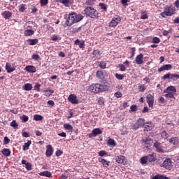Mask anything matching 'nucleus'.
<instances>
[{
	"instance_id": "f257e3e1",
	"label": "nucleus",
	"mask_w": 179,
	"mask_h": 179,
	"mask_svg": "<svg viewBox=\"0 0 179 179\" xmlns=\"http://www.w3.org/2000/svg\"><path fill=\"white\" fill-rule=\"evenodd\" d=\"M83 19L82 15H78L76 13H71L67 17L66 21V26H72L73 23H78Z\"/></svg>"
},
{
	"instance_id": "f03ea898",
	"label": "nucleus",
	"mask_w": 179,
	"mask_h": 179,
	"mask_svg": "<svg viewBox=\"0 0 179 179\" xmlns=\"http://www.w3.org/2000/svg\"><path fill=\"white\" fill-rule=\"evenodd\" d=\"M104 90H106V85L101 84H92L88 89V92L91 93H101Z\"/></svg>"
},
{
	"instance_id": "7ed1b4c3",
	"label": "nucleus",
	"mask_w": 179,
	"mask_h": 179,
	"mask_svg": "<svg viewBox=\"0 0 179 179\" xmlns=\"http://www.w3.org/2000/svg\"><path fill=\"white\" fill-rule=\"evenodd\" d=\"M86 16H89L92 19H97L99 17V12L93 7L88 6L84 10Z\"/></svg>"
},
{
	"instance_id": "20e7f679",
	"label": "nucleus",
	"mask_w": 179,
	"mask_h": 179,
	"mask_svg": "<svg viewBox=\"0 0 179 179\" xmlns=\"http://www.w3.org/2000/svg\"><path fill=\"white\" fill-rule=\"evenodd\" d=\"M176 13L174 8L170 6H166L164 11L160 13V16L162 17H167V16H173Z\"/></svg>"
},
{
	"instance_id": "39448f33",
	"label": "nucleus",
	"mask_w": 179,
	"mask_h": 179,
	"mask_svg": "<svg viewBox=\"0 0 179 179\" xmlns=\"http://www.w3.org/2000/svg\"><path fill=\"white\" fill-rule=\"evenodd\" d=\"M162 167H164L166 170H171V159L170 158L166 159L162 164Z\"/></svg>"
},
{
	"instance_id": "423d86ee",
	"label": "nucleus",
	"mask_w": 179,
	"mask_h": 179,
	"mask_svg": "<svg viewBox=\"0 0 179 179\" xmlns=\"http://www.w3.org/2000/svg\"><path fill=\"white\" fill-rule=\"evenodd\" d=\"M6 70L8 73H12L14 71L16 70V66L15 64H12L10 63H6Z\"/></svg>"
},
{
	"instance_id": "0eeeda50",
	"label": "nucleus",
	"mask_w": 179,
	"mask_h": 179,
	"mask_svg": "<svg viewBox=\"0 0 179 179\" xmlns=\"http://www.w3.org/2000/svg\"><path fill=\"white\" fill-rule=\"evenodd\" d=\"M68 100L71 101L72 104H79V100H78V96H76L75 94H70Z\"/></svg>"
},
{
	"instance_id": "6e6552de",
	"label": "nucleus",
	"mask_w": 179,
	"mask_h": 179,
	"mask_svg": "<svg viewBox=\"0 0 179 179\" xmlns=\"http://www.w3.org/2000/svg\"><path fill=\"white\" fill-rule=\"evenodd\" d=\"M146 99L149 107H153V104L155 103V97L152 94H149L147 95Z\"/></svg>"
},
{
	"instance_id": "1a4fd4ad",
	"label": "nucleus",
	"mask_w": 179,
	"mask_h": 179,
	"mask_svg": "<svg viewBox=\"0 0 179 179\" xmlns=\"http://www.w3.org/2000/svg\"><path fill=\"white\" fill-rule=\"evenodd\" d=\"M101 134H103L101 129H94L92 130V133L89 134V138H94L95 136H97V135H101Z\"/></svg>"
},
{
	"instance_id": "9d476101",
	"label": "nucleus",
	"mask_w": 179,
	"mask_h": 179,
	"mask_svg": "<svg viewBox=\"0 0 179 179\" xmlns=\"http://www.w3.org/2000/svg\"><path fill=\"white\" fill-rule=\"evenodd\" d=\"M46 152L45 155L47 157H51L52 156V154L54 153V149H52V146L48 145L46 147Z\"/></svg>"
},
{
	"instance_id": "9b49d317",
	"label": "nucleus",
	"mask_w": 179,
	"mask_h": 179,
	"mask_svg": "<svg viewBox=\"0 0 179 179\" xmlns=\"http://www.w3.org/2000/svg\"><path fill=\"white\" fill-rule=\"evenodd\" d=\"M135 61L138 65H142V64H143V55L140 54V55H137Z\"/></svg>"
},
{
	"instance_id": "f8f14e48",
	"label": "nucleus",
	"mask_w": 179,
	"mask_h": 179,
	"mask_svg": "<svg viewBox=\"0 0 179 179\" xmlns=\"http://www.w3.org/2000/svg\"><path fill=\"white\" fill-rule=\"evenodd\" d=\"M173 68V66L171 64H165L161 66L158 69V72H163V71H169Z\"/></svg>"
},
{
	"instance_id": "ddd939ff",
	"label": "nucleus",
	"mask_w": 179,
	"mask_h": 179,
	"mask_svg": "<svg viewBox=\"0 0 179 179\" xmlns=\"http://www.w3.org/2000/svg\"><path fill=\"white\" fill-rule=\"evenodd\" d=\"M141 164H146L148 163V161L152 163V162H155V157L152 158V159H149V157H143L141 159Z\"/></svg>"
},
{
	"instance_id": "4468645a",
	"label": "nucleus",
	"mask_w": 179,
	"mask_h": 179,
	"mask_svg": "<svg viewBox=\"0 0 179 179\" xmlns=\"http://www.w3.org/2000/svg\"><path fill=\"white\" fill-rule=\"evenodd\" d=\"M25 70L27 71V72H29V73H34L36 72V67H34V66H30L28 65L25 67Z\"/></svg>"
},
{
	"instance_id": "2eb2a0df",
	"label": "nucleus",
	"mask_w": 179,
	"mask_h": 179,
	"mask_svg": "<svg viewBox=\"0 0 179 179\" xmlns=\"http://www.w3.org/2000/svg\"><path fill=\"white\" fill-rule=\"evenodd\" d=\"M119 21H120V20L118 19V17H113L112 19V20L110 21V22L109 23V26L110 27H115V26H117V24H118Z\"/></svg>"
},
{
	"instance_id": "dca6fc26",
	"label": "nucleus",
	"mask_w": 179,
	"mask_h": 179,
	"mask_svg": "<svg viewBox=\"0 0 179 179\" xmlns=\"http://www.w3.org/2000/svg\"><path fill=\"white\" fill-rule=\"evenodd\" d=\"M143 128L144 131L149 132V131H152V129H153V124L152 123H145Z\"/></svg>"
},
{
	"instance_id": "f3484780",
	"label": "nucleus",
	"mask_w": 179,
	"mask_h": 179,
	"mask_svg": "<svg viewBox=\"0 0 179 179\" xmlns=\"http://www.w3.org/2000/svg\"><path fill=\"white\" fill-rule=\"evenodd\" d=\"M154 146L156 150L158 151L159 153H162L163 152V148H162V144L160 143L155 142Z\"/></svg>"
},
{
	"instance_id": "a211bd4d",
	"label": "nucleus",
	"mask_w": 179,
	"mask_h": 179,
	"mask_svg": "<svg viewBox=\"0 0 179 179\" xmlns=\"http://www.w3.org/2000/svg\"><path fill=\"white\" fill-rule=\"evenodd\" d=\"M124 160H125V157L123 155H119L116 157V162L119 164H122V163H124Z\"/></svg>"
},
{
	"instance_id": "6ab92c4d",
	"label": "nucleus",
	"mask_w": 179,
	"mask_h": 179,
	"mask_svg": "<svg viewBox=\"0 0 179 179\" xmlns=\"http://www.w3.org/2000/svg\"><path fill=\"white\" fill-rule=\"evenodd\" d=\"M143 143H144V145H153V140L150 138H143Z\"/></svg>"
},
{
	"instance_id": "aec40b11",
	"label": "nucleus",
	"mask_w": 179,
	"mask_h": 179,
	"mask_svg": "<svg viewBox=\"0 0 179 179\" xmlns=\"http://www.w3.org/2000/svg\"><path fill=\"white\" fill-rule=\"evenodd\" d=\"M27 43H28V44H29V45H36V44H37V43H38V39H37V38L28 39L27 41Z\"/></svg>"
},
{
	"instance_id": "412c9836",
	"label": "nucleus",
	"mask_w": 179,
	"mask_h": 179,
	"mask_svg": "<svg viewBox=\"0 0 179 179\" xmlns=\"http://www.w3.org/2000/svg\"><path fill=\"white\" fill-rule=\"evenodd\" d=\"M152 179H170V178H169L164 175L157 174V175L153 176Z\"/></svg>"
},
{
	"instance_id": "4be33fe9",
	"label": "nucleus",
	"mask_w": 179,
	"mask_h": 179,
	"mask_svg": "<svg viewBox=\"0 0 179 179\" xmlns=\"http://www.w3.org/2000/svg\"><path fill=\"white\" fill-rule=\"evenodd\" d=\"M24 34L27 37L29 36H33V34H34V30H33V29H27V30L24 31Z\"/></svg>"
},
{
	"instance_id": "5701e85b",
	"label": "nucleus",
	"mask_w": 179,
	"mask_h": 179,
	"mask_svg": "<svg viewBox=\"0 0 179 179\" xmlns=\"http://www.w3.org/2000/svg\"><path fill=\"white\" fill-rule=\"evenodd\" d=\"M30 145H31V141H28L27 143H25L22 146L23 150H29V148H30Z\"/></svg>"
},
{
	"instance_id": "b1692460",
	"label": "nucleus",
	"mask_w": 179,
	"mask_h": 179,
	"mask_svg": "<svg viewBox=\"0 0 179 179\" xmlns=\"http://www.w3.org/2000/svg\"><path fill=\"white\" fill-rule=\"evenodd\" d=\"M99 161L103 164V167H108V163H110V162H107V160L101 158H99Z\"/></svg>"
},
{
	"instance_id": "393cba45",
	"label": "nucleus",
	"mask_w": 179,
	"mask_h": 179,
	"mask_svg": "<svg viewBox=\"0 0 179 179\" xmlns=\"http://www.w3.org/2000/svg\"><path fill=\"white\" fill-rule=\"evenodd\" d=\"M44 96H46V97H50L51 94L54 93V90H46L43 92Z\"/></svg>"
},
{
	"instance_id": "a878e982",
	"label": "nucleus",
	"mask_w": 179,
	"mask_h": 179,
	"mask_svg": "<svg viewBox=\"0 0 179 179\" xmlns=\"http://www.w3.org/2000/svg\"><path fill=\"white\" fill-rule=\"evenodd\" d=\"M64 128L67 129V131H69V132H72V131H73V127L69 124H64Z\"/></svg>"
},
{
	"instance_id": "bb28decb",
	"label": "nucleus",
	"mask_w": 179,
	"mask_h": 179,
	"mask_svg": "<svg viewBox=\"0 0 179 179\" xmlns=\"http://www.w3.org/2000/svg\"><path fill=\"white\" fill-rule=\"evenodd\" d=\"M169 142L173 145H178V138L173 137L169 140Z\"/></svg>"
},
{
	"instance_id": "cd10ccee",
	"label": "nucleus",
	"mask_w": 179,
	"mask_h": 179,
	"mask_svg": "<svg viewBox=\"0 0 179 179\" xmlns=\"http://www.w3.org/2000/svg\"><path fill=\"white\" fill-rule=\"evenodd\" d=\"M1 153H2V155H3L4 156H6V157L10 156V150L5 148V149L2 150Z\"/></svg>"
},
{
	"instance_id": "c85d7f7f",
	"label": "nucleus",
	"mask_w": 179,
	"mask_h": 179,
	"mask_svg": "<svg viewBox=\"0 0 179 179\" xmlns=\"http://www.w3.org/2000/svg\"><path fill=\"white\" fill-rule=\"evenodd\" d=\"M2 16H3V17L6 19H9V17H10V16H12V13H10L9 11H4L2 13Z\"/></svg>"
},
{
	"instance_id": "c756f323",
	"label": "nucleus",
	"mask_w": 179,
	"mask_h": 179,
	"mask_svg": "<svg viewBox=\"0 0 179 179\" xmlns=\"http://www.w3.org/2000/svg\"><path fill=\"white\" fill-rule=\"evenodd\" d=\"M136 122L138 123V124L141 127H144L145 126V119L143 118H139Z\"/></svg>"
},
{
	"instance_id": "7c9ffc66",
	"label": "nucleus",
	"mask_w": 179,
	"mask_h": 179,
	"mask_svg": "<svg viewBox=\"0 0 179 179\" xmlns=\"http://www.w3.org/2000/svg\"><path fill=\"white\" fill-rule=\"evenodd\" d=\"M39 174L43 177H48V178H51V176H52L50 171L41 172Z\"/></svg>"
},
{
	"instance_id": "2f4dec72",
	"label": "nucleus",
	"mask_w": 179,
	"mask_h": 179,
	"mask_svg": "<svg viewBox=\"0 0 179 179\" xmlns=\"http://www.w3.org/2000/svg\"><path fill=\"white\" fill-rule=\"evenodd\" d=\"M165 90H167L168 92H173V93H177V89H176L174 86H169Z\"/></svg>"
},
{
	"instance_id": "473e14b6",
	"label": "nucleus",
	"mask_w": 179,
	"mask_h": 179,
	"mask_svg": "<svg viewBox=\"0 0 179 179\" xmlns=\"http://www.w3.org/2000/svg\"><path fill=\"white\" fill-rule=\"evenodd\" d=\"M106 66L107 62L102 61L99 62V67L101 68V69H106Z\"/></svg>"
},
{
	"instance_id": "72a5a7b5",
	"label": "nucleus",
	"mask_w": 179,
	"mask_h": 179,
	"mask_svg": "<svg viewBox=\"0 0 179 179\" xmlns=\"http://www.w3.org/2000/svg\"><path fill=\"white\" fill-rule=\"evenodd\" d=\"M33 89V86L30 83H27L24 85V90H27V92H29V90H31Z\"/></svg>"
},
{
	"instance_id": "f704fd0d",
	"label": "nucleus",
	"mask_w": 179,
	"mask_h": 179,
	"mask_svg": "<svg viewBox=\"0 0 179 179\" xmlns=\"http://www.w3.org/2000/svg\"><path fill=\"white\" fill-rule=\"evenodd\" d=\"M161 136L164 139H167L170 136L168 134L167 131H164L162 132Z\"/></svg>"
},
{
	"instance_id": "c9c22d12",
	"label": "nucleus",
	"mask_w": 179,
	"mask_h": 179,
	"mask_svg": "<svg viewBox=\"0 0 179 179\" xmlns=\"http://www.w3.org/2000/svg\"><path fill=\"white\" fill-rule=\"evenodd\" d=\"M34 120L35 121H42L43 120V116L40 115H34Z\"/></svg>"
},
{
	"instance_id": "e433bc0d",
	"label": "nucleus",
	"mask_w": 179,
	"mask_h": 179,
	"mask_svg": "<svg viewBox=\"0 0 179 179\" xmlns=\"http://www.w3.org/2000/svg\"><path fill=\"white\" fill-rule=\"evenodd\" d=\"M108 145L110 146H115V141L113 138H110L108 140Z\"/></svg>"
},
{
	"instance_id": "4c0bfd02",
	"label": "nucleus",
	"mask_w": 179,
	"mask_h": 179,
	"mask_svg": "<svg viewBox=\"0 0 179 179\" xmlns=\"http://www.w3.org/2000/svg\"><path fill=\"white\" fill-rule=\"evenodd\" d=\"M92 55L94 57H96V58L100 57V50H95L92 52Z\"/></svg>"
},
{
	"instance_id": "58836bf2",
	"label": "nucleus",
	"mask_w": 179,
	"mask_h": 179,
	"mask_svg": "<svg viewBox=\"0 0 179 179\" xmlns=\"http://www.w3.org/2000/svg\"><path fill=\"white\" fill-rule=\"evenodd\" d=\"M10 127H13V128H15V129H17L18 124L16 122V120H13L11 122Z\"/></svg>"
},
{
	"instance_id": "ea45409f",
	"label": "nucleus",
	"mask_w": 179,
	"mask_h": 179,
	"mask_svg": "<svg viewBox=\"0 0 179 179\" xmlns=\"http://www.w3.org/2000/svg\"><path fill=\"white\" fill-rule=\"evenodd\" d=\"M41 6H47L48 0H40Z\"/></svg>"
},
{
	"instance_id": "a19ab883",
	"label": "nucleus",
	"mask_w": 179,
	"mask_h": 179,
	"mask_svg": "<svg viewBox=\"0 0 179 179\" xmlns=\"http://www.w3.org/2000/svg\"><path fill=\"white\" fill-rule=\"evenodd\" d=\"M115 78L117 79H118L119 80H122V79H124V74L116 73L115 74Z\"/></svg>"
},
{
	"instance_id": "79ce46f5",
	"label": "nucleus",
	"mask_w": 179,
	"mask_h": 179,
	"mask_svg": "<svg viewBox=\"0 0 179 179\" xmlns=\"http://www.w3.org/2000/svg\"><path fill=\"white\" fill-rule=\"evenodd\" d=\"M51 40L52 41H57V40H61V37L58 36L57 35H53L52 37H51Z\"/></svg>"
},
{
	"instance_id": "37998d69",
	"label": "nucleus",
	"mask_w": 179,
	"mask_h": 179,
	"mask_svg": "<svg viewBox=\"0 0 179 179\" xmlns=\"http://www.w3.org/2000/svg\"><path fill=\"white\" fill-rule=\"evenodd\" d=\"M103 73H102V71H99L96 72V76L99 79H103Z\"/></svg>"
},
{
	"instance_id": "c03bdc74",
	"label": "nucleus",
	"mask_w": 179,
	"mask_h": 179,
	"mask_svg": "<svg viewBox=\"0 0 179 179\" xmlns=\"http://www.w3.org/2000/svg\"><path fill=\"white\" fill-rule=\"evenodd\" d=\"M145 89H146V87H145V86L143 85L138 86V90H139V92H141V93L143 92H145Z\"/></svg>"
},
{
	"instance_id": "a18cd8bd",
	"label": "nucleus",
	"mask_w": 179,
	"mask_h": 179,
	"mask_svg": "<svg viewBox=\"0 0 179 179\" xmlns=\"http://www.w3.org/2000/svg\"><path fill=\"white\" fill-rule=\"evenodd\" d=\"M131 128H132V129H134L136 131V129H138V128H141V127L139 126V124L136 122L135 124H134L132 125Z\"/></svg>"
},
{
	"instance_id": "49530a36",
	"label": "nucleus",
	"mask_w": 179,
	"mask_h": 179,
	"mask_svg": "<svg viewBox=\"0 0 179 179\" xmlns=\"http://www.w3.org/2000/svg\"><path fill=\"white\" fill-rule=\"evenodd\" d=\"M56 2H61L63 5H66V3H69V0H56Z\"/></svg>"
},
{
	"instance_id": "de8ad7c7",
	"label": "nucleus",
	"mask_w": 179,
	"mask_h": 179,
	"mask_svg": "<svg viewBox=\"0 0 179 179\" xmlns=\"http://www.w3.org/2000/svg\"><path fill=\"white\" fill-rule=\"evenodd\" d=\"M32 59H34V61H40V55H32Z\"/></svg>"
},
{
	"instance_id": "09e8293b",
	"label": "nucleus",
	"mask_w": 179,
	"mask_h": 179,
	"mask_svg": "<svg viewBox=\"0 0 179 179\" xmlns=\"http://www.w3.org/2000/svg\"><path fill=\"white\" fill-rule=\"evenodd\" d=\"M25 168L27 169V170L30 171V170H31V164L30 162H27L25 165Z\"/></svg>"
},
{
	"instance_id": "8fccbe9b",
	"label": "nucleus",
	"mask_w": 179,
	"mask_h": 179,
	"mask_svg": "<svg viewBox=\"0 0 179 179\" xmlns=\"http://www.w3.org/2000/svg\"><path fill=\"white\" fill-rule=\"evenodd\" d=\"M22 122H27V121H29V116L24 115H22Z\"/></svg>"
},
{
	"instance_id": "3c124183",
	"label": "nucleus",
	"mask_w": 179,
	"mask_h": 179,
	"mask_svg": "<svg viewBox=\"0 0 179 179\" xmlns=\"http://www.w3.org/2000/svg\"><path fill=\"white\" fill-rule=\"evenodd\" d=\"M120 71L124 72L127 70V68L123 64H119Z\"/></svg>"
},
{
	"instance_id": "603ef678",
	"label": "nucleus",
	"mask_w": 179,
	"mask_h": 179,
	"mask_svg": "<svg viewBox=\"0 0 179 179\" xmlns=\"http://www.w3.org/2000/svg\"><path fill=\"white\" fill-rule=\"evenodd\" d=\"M152 43H154L155 44H159V43H160V38H159L157 37H155L152 39Z\"/></svg>"
},
{
	"instance_id": "864d4df0",
	"label": "nucleus",
	"mask_w": 179,
	"mask_h": 179,
	"mask_svg": "<svg viewBox=\"0 0 179 179\" xmlns=\"http://www.w3.org/2000/svg\"><path fill=\"white\" fill-rule=\"evenodd\" d=\"M136 110H138L137 106L136 105H133L130 107L129 111L135 112V111H136Z\"/></svg>"
},
{
	"instance_id": "5fc2aeb1",
	"label": "nucleus",
	"mask_w": 179,
	"mask_h": 179,
	"mask_svg": "<svg viewBox=\"0 0 179 179\" xmlns=\"http://www.w3.org/2000/svg\"><path fill=\"white\" fill-rule=\"evenodd\" d=\"M174 96L173 94H165V97H166V99H174Z\"/></svg>"
},
{
	"instance_id": "6e6d98bb",
	"label": "nucleus",
	"mask_w": 179,
	"mask_h": 179,
	"mask_svg": "<svg viewBox=\"0 0 179 179\" xmlns=\"http://www.w3.org/2000/svg\"><path fill=\"white\" fill-rule=\"evenodd\" d=\"M115 97L120 99V97H122V94H121L120 92H117L115 93Z\"/></svg>"
},
{
	"instance_id": "4d7b16f0",
	"label": "nucleus",
	"mask_w": 179,
	"mask_h": 179,
	"mask_svg": "<svg viewBox=\"0 0 179 179\" xmlns=\"http://www.w3.org/2000/svg\"><path fill=\"white\" fill-rule=\"evenodd\" d=\"M99 6H101V9L104 10H107V6L103 3H99Z\"/></svg>"
},
{
	"instance_id": "13d9d810",
	"label": "nucleus",
	"mask_w": 179,
	"mask_h": 179,
	"mask_svg": "<svg viewBox=\"0 0 179 179\" xmlns=\"http://www.w3.org/2000/svg\"><path fill=\"white\" fill-rule=\"evenodd\" d=\"M131 55L130 58H133V57L135 55L136 49H135V48H131Z\"/></svg>"
},
{
	"instance_id": "bf43d9fd",
	"label": "nucleus",
	"mask_w": 179,
	"mask_h": 179,
	"mask_svg": "<svg viewBox=\"0 0 179 179\" xmlns=\"http://www.w3.org/2000/svg\"><path fill=\"white\" fill-rule=\"evenodd\" d=\"M25 9L26 8H24V5L20 6V8H19L20 12H24Z\"/></svg>"
},
{
	"instance_id": "052dcab7",
	"label": "nucleus",
	"mask_w": 179,
	"mask_h": 179,
	"mask_svg": "<svg viewBox=\"0 0 179 179\" xmlns=\"http://www.w3.org/2000/svg\"><path fill=\"white\" fill-rule=\"evenodd\" d=\"M41 86V85H40L39 83H36L34 86V90H39Z\"/></svg>"
},
{
	"instance_id": "680f3d73",
	"label": "nucleus",
	"mask_w": 179,
	"mask_h": 179,
	"mask_svg": "<svg viewBox=\"0 0 179 179\" xmlns=\"http://www.w3.org/2000/svg\"><path fill=\"white\" fill-rule=\"evenodd\" d=\"M162 79L166 80V79H170V73L165 74L163 77Z\"/></svg>"
},
{
	"instance_id": "e2e57ef3",
	"label": "nucleus",
	"mask_w": 179,
	"mask_h": 179,
	"mask_svg": "<svg viewBox=\"0 0 179 179\" xmlns=\"http://www.w3.org/2000/svg\"><path fill=\"white\" fill-rule=\"evenodd\" d=\"M4 142H5L6 145H8V143H9V142H10V140L9 139V138L6 136V137H4Z\"/></svg>"
},
{
	"instance_id": "0e129e2a",
	"label": "nucleus",
	"mask_w": 179,
	"mask_h": 179,
	"mask_svg": "<svg viewBox=\"0 0 179 179\" xmlns=\"http://www.w3.org/2000/svg\"><path fill=\"white\" fill-rule=\"evenodd\" d=\"M105 155H106V151L104 150H101L99 152V156L102 157V156H104Z\"/></svg>"
},
{
	"instance_id": "69168bd1",
	"label": "nucleus",
	"mask_w": 179,
	"mask_h": 179,
	"mask_svg": "<svg viewBox=\"0 0 179 179\" xmlns=\"http://www.w3.org/2000/svg\"><path fill=\"white\" fill-rule=\"evenodd\" d=\"M61 155H62V151L58 150L56 151V156H61Z\"/></svg>"
},
{
	"instance_id": "338daca9",
	"label": "nucleus",
	"mask_w": 179,
	"mask_h": 179,
	"mask_svg": "<svg viewBox=\"0 0 179 179\" xmlns=\"http://www.w3.org/2000/svg\"><path fill=\"white\" fill-rule=\"evenodd\" d=\"M148 14H142L141 16V19H148Z\"/></svg>"
},
{
	"instance_id": "774afa93",
	"label": "nucleus",
	"mask_w": 179,
	"mask_h": 179,
	"mask_svg": "<svg viewBox=\"0 0 179 179\" xmlns=\"http://www.w3.org/2000/svg\"><path fill=\"white\" fill-rule=\"evenodd\" d=\"M177 79H179V75L173 74V80H177Z\"/></svg>"
}]
</instances>
